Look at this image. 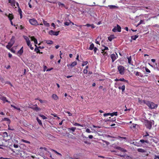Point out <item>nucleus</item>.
I'll use <instances>...</instances> for the list:
<instances>
[{"mask_svg":"<svg viewBox=\"0 0 159 159\" xmlns=\"http://www.w3.org/2000/svg\"><path fill=\"white\" fill-rule=\"evenodd\" d=\"M88 62L87 61H84L83 62V63L82 64V66H85L87 65L88 64Z\"/></svg>","mask_w":159,"mask_h":159,"instance_id":"43","label":"nucleus"},{"mask_svg":"<svg viewBox=\"0 0 159 159\" xmlns=\"http://www.w3.org/2000/svg\"><path fill=\"white\" fill-rule=\"evenodd\" d=\"M46 43L48 44H51L53 43L52 41V40H47Z\"/></svg>","mask_w":159,"mask_h":159,"instance_id":"35","label":"nucleus"},{"mask_svg":"<svg viewBox=\"0 0 159 159\" xmlns=\"http://www.w3.org/2000/svg\"><path fill=\"white\" fill-rule=\"evenodd\" d=\"M140 142L142 143H148V140H144L143 139H141Z\"/></svg>","mask_w":159,"mask_h":159,"instance_id":"33","label":"nucleus"},{"mask_svg":"<svg viewBox=\"0 0 159 159\" xmlns=\"http://www.w3.org/2000/svg\"><path fill=\"white\" fill-rule=\"evenodd\" d=\"M21 141L22 142H24V143H29V144H30V142L29 141H27V140H25L24 139H22L21 140Z\"/></svg>","mask_w":159,"mask_h":159,"instance_id":"34","label":"nucleus"},{"mask_svg":"<svg viewBox=\"0 0 159 159\" xmlns=\"http://www.w3.org/2000/svg\"><path fill=\"white\" fill-rule=\"evenodd\" d=\"M52 98L55 100H57L58 99V97L55 94H53L52 96Z\"/></svg>","mask_w":159,"mask_h":159,"instance_id":"23","label":"nucleus"},{"mask_svg":"<svg viewBox=\"0 0 159 159\" xmlns=\"http://www.w3.org/2000/svg\"><path fill=\"white\" fill-rule=\"evenodd\" d=\"M39 101H40V102L41 103H42L44 102L46 103L47 102V101H46L45 100L43 101L41 99L39 100Z\"/></svg>","mask_w":159,"mask_h":159,"instance_id":"50","label":"nucleus"},{"mask_svg":"<svg viewBox=\"0 0 159 159\" xmlns=\"http://www.w3.org/2000/svg\"><path fill=\"white\" fill-rule=\"evenodd\" d=\"M86 132L88 133H90L91 131L89 129L87 128L86 130Z\"/></svg>","mask_w":159,"mask_h":159,"instance_id":"51","label":"nucleus"},{"mask_svg":"<svg viewBox=\"0 0 159 159\" xmlns=\"http://www.w3.org/2000/svg\"><path fill=\"white\" fill-rule=\"evenodd\" d=\"M8 2L11 4V6H15L16 1L15 0H8Z\"/></svg>","mask_w":159,"mask_h":159,"instance_id":"16","label":"nucleus"},{"mask_svg":"<svg viewBox=\"0 0 159 159\" xmlns=\"http://www.w3.org/2000/svg\"><path fill=\"white\" fill-rule=\"evenodd\" d=\"M119 80L120 81H123L124 82H126V83H128V81L125 80L123 78H120V79H119Z\"/></svg>","mask_w":159,"mask_h":159,"instance_id":"39","label":"nucleus"},{"mask_svg":"<svg viewBox=\"0 0 159 159\" xmlns=\"http://www.w3.org/2000/svg\"><path fill=\"white\" fill-rule=\"evenodd\" d=\"M6 142L2 138H0V146H6V144L5 143Z\"/></svg>","mask_w":159,"mask_h":159,"instance_id":"13","label":"nucleus"},{"mask_svg":"<svg viewBox=\"0 0 159 159\" xmlns=\"http://www.w3.org/2000/svg\"><path fill=\"white\" fill-rule=\"evenodd\" d=\"M47 66H43V71H45L46 70V69H47Z\"/></svg>","mask_w":159,"mask_h":159,"instance_id":"61","label":"nucleus"},{"mask_svg":"<svg viewBox=\"0 0 159 159\" xmlns=\"http://www.w3.org/2000/svg\"><path fill=\"white\" fill-rule=\"evenodd\" d=\"M118 114V112H112V113H110V115L111 116H117Z\"/></svg>","mask_w":159,"mask_h":159,"instance_id":"27","label":"nucleus"},{"mask_svg":"<svg viewBox=\"0 0 159 159\" xmlns=\"http://www.w3.org/2000/svg\"><path fill=\"white\" fill-rule=\"evenodd\" d=\"M157 158H158V159H159V156H157V155H155V158H154V159H156Z\"/></svg>","mask_w":159,"mask_h":159,"instance_id":"64","label":"nucleus"},{"mask_svg":"<svg viewBox=\"0 0 159 159\" xmlns=\"http://www.w3.org/2000/svg\"><path fill=\"white\" fill-rule=\"evenodd\" d=\"M136 124H133L132 125H131V128H135L136 126Z\"/></svg>","mask_w":159,"mask_h":159,"instance_id":"54","label":"nucleus"},{"mask_svg":"<svg viewBox=\"0 0 159 159\" xmlns=\"http://www.w3.org/2000/svg\"><path fill=\"white\" fill-rule=\"evenodd\" d=\"M109 118V119L107 120L108 121H113L116 120L115 118H114V119H111V117H110Z\"/></svg>","mask_w":159,"mask_h":159,"instance_id":"46","label":"nucleus"},{"mask_svg":"<svg viewBox=\"0 0 159 159\" xmlns=\"http://www.w3.org/2000/svg\"><path fill=\"white\" fill-rule=\"evenodd\" d=\"M109 115H110V113H104L103 114V116H106Z\"/></svg>","mask_w":159,"mask_h":159,"instance_id":"55","label":"nucleus"},{"mask_svg":"<svg viewBox=\"0 0 159 159\" xmlns=\"http://www.w3.org/2000/svg\"><path fill=\"white\" fill-rule=\"evenodd\" d=\"M19 155L20 157L24 158L25 157H26L27 154L25 151H20Z\"/></svg>","mask_w":159,"mask_h":159,"instance_id":"7","label":"nucleus"},{"mask_svg":"<svg viewBox=\"0 0 159 159\" xmlns=\"http://www.w3.org/2000/svg\"><path fill=\"white\" fill-rule=\"evenodd\" d=\"M43 23L44 25L47 27H49L50 26V24L49 23L47 22L46 21L43 20Z\"/></svg>","mask_w":159,"mask_h":159,"instance_id":"22","label":"nucleus"},{"mask_svg":"<svg viewBox=\"0 0 159 159\" xmlns=\"http://www.w3.org/2000/svg\"><path fill=\"white\" fill-rule=\"evenodd\" d=\"M116 148L120 150V151L123 152H127V151L126 149L120 147H116Z\"/></svg>","mask_w":159,"mask_h":159,"instance_id":"15","label":"nucleus"},{"mask_svg":"<svg viewBox=\"0 0 159 159\" xmlns=\"http://www.w3.org/2000/svg\"><path fill=\"white\" fill-rule=\"evenodd\" d=\"M138 37H139V35H135L134 36H131V38L132 40H135Z\"/></svg>","mask_w":159,"mask_h":159,"instance_id":"28","label":"nucleus"},{"mask_svg":"<svg viewBox=\"0 0 159 159\" xmlns=\"http://www.w3.org/2000/svg\"><path fill=\"white\" fill-rule=\"evenodd\" d=\"M117 69L119 73L121 75H123L125 73V68L122 66L120 65L118 66Z\"/></svg>","mask_w":159,"mask_h":159,"instance_id":"2","label":"nucleus"},{"mask_svg":"<svg viewBox=\"0 0 159 159\" xmlns=\"http://www.w3.org/2000/svg\"><path fill=\"white\" fill-rule=\"evenodd\" d=\"M33 109L34 110H35L36 111H40L41 110V109L39 108L38 107H35L33 108Z\"/></svg>","mask_w":159,"mask_h":159,"instance_id":"42","label":"nucleus"},{"mask_svg":"<svg viewBox=\"0 0 159 159\" xmlns=\"http://www.w3.org/2000/svg\"><path fill=\"white\" fill-rule=\"evenodd\" d=\"M29 22L31 25H39L38 21L34 18L30 19L29 20Z\"/></svg>","mask_w":159,"mask_h":159,"instance_id":"4","label":"nucleus"},{"mask_svg":"<svg viewBox=\"0 0 159 159\" xmlns=\"http://www.w3.org/2000/svg\"><path fill=\"white\" fill-rule=\"evenodd\" d=\"M11 107H13L14 108H15V109H17H17L18 108V107H16L15 106H14V105H11Z\"/></svg>","mask_w":159,"mask_h":159,"instance_id":"59","label":"nucleus"},{"mask_svg":"<svg viewBox=\"0 0 159 159\" xmlns=\"http://www.w3.org/2000/svg\"><path fill=\"white\" fill-rule=\"evenodd\" d=\"M76 128L75 127H72L71 128H69L68 129V130H72L73 132H74L76 129Z\"/></svg>","mask_w":159,"mask_h":159,"instance_id":"38","label":"nucleus"},{"mask_svg":"<svg viewBox=\"0 0 159 159\" xmlns=\"http://www.w3.org/2000/svg\"><path fill=\"white\" fill-rule=\"evenodd\" d=\"M105 48L104 49L102 50V53H103L104 51L106 50H108L109 49L107 47H104Z\"/></svg>","mask_w":159,"mask_h":159,"instance_id":"44","label":"nucleus"},{"mask_svg":"<svg viewBox=\"0 0 159 159\" xmlns=\"http://www.w3.org/2000/svg\"><path fill=\"white\" fill-rule=\"evenodd\" d=\"M146 105L149 108L151 109L156 108L158 106L157 104L154 103L152 102L148 101H147Z\"/></svg>","mask_w":159,"mask_h":159,"instance_id":"1","label":"nucleus"},{"mask_svg":"<svg viewBox=\"0 0 159 159\" xmlns=\"http://www.w3.org/2000/svg\"><path fill=\"white\" fill-rule=\"evenodd\" d=\"M140 74H141L140 72L137 71L135 74V75L137 76H139V75H140Z\"/></svg>","mask_w":159,"mask_h":159,"instance_id":"58","label":"nucleus"},{"mask_svg":"<svg viewBox=\"0 0 159 159\" xmlns=\"http://www.w3.org/2000/svg\"><path fill=\"white\" fill-rule=\"evenodd\" d=\"M8 129L10 130H14V129L13 128H10L9 127V125H8Z\"/></svg>","mask_w":159,"mask_h":159,"instance_id":"56","label":"nucleus"},{"mask_svg":"<svg viewBox=\"0 0 159 159\" xmlns=\"http://www.w3.org/2000/svg\"><path fill=\"white\" fill-rule=\"evenodd\" d=\"M36 120L39 125H42V123L41 120L38 118V117L37 118Z\"/></svg>","mask_w":159,"mask_h":159,"instance_id":"30","label":"nucleus"},{"mask_svg":"<svg viewBox=\"0 0 159 159\" xmlns=\"http://www.w3.org/2000/svg\"><path fill=\"white\" fill-rule=\"evenodd\" d=\"M111 57L112 59V62H113L116 59L117 57V54L116 53L115 54H112L111 55Z\"/></svg>","mask_w":159,"mask_h":159,"instance_id":"11","label":"nucleus"},{"mask_svg":"<svg viewBox=\"0 0 159 159\" xmlns=\"http://www.w3.org/2000/svg\"><path fill=\"white\" fill-rule=\"evenodd\" d=\"M74 125L76 126H80L81 127H83L84 125H81L79 123H75L74 124Z\"/></svg>","mask_w":159,"mask_h":159,"instance_id":"40","label":"nucleus"},{"mask_svg":"<svg viewBox=\"0 0 159 159\" xmlns=\"http://www.w3.org/2000/svg\"><path fill=\"white\" fill-rule=\"evenodd\" d=\"M24 38L25 39L26 42L30 41L29 38L26 36H24Z\"/></svg>","mask_w":159,"mask_h":159,"instance_id":"41","label":"nucleus"},{"mask_svg":"<svg viewBox=\"0 0 159 159\" xmlns=\"http://www.w3.org/2000/svg\"><path fill=\"white\" fill-rule=\"evenodd\" d=\"M51 150L52 151H54L56 153H57V154L58 155H61V154L58 152H57V151H56V150H53V149H52Z\"/></svg>","mask_w":159,"mask_h":159,"instance_id":"48","label":"nucleus"},{"mask_svg":"<svg viewBox=\"0 0 159 159\" xmlns=\"http://www.w3.org/2000/svg\"><path fill=\"white\" fill-rule=\"evenodd\" d=\"M137 151L138 152H145L146 151L145 150H144L142 148H138V149Z\"/></svg>","mask_w":159,"mask_h":159,"instance_id":"25","label":"nucleus"},{"mask_svg":"<svg viewBox=\"0 0 159 159\" xmlns=\"http://www.w3.org/2000/svg\"><path fill=\"white\" fill-rule=\"evenodd\" d=\"M64 112L66 113H67V114H69V116H72V114L69 111H65Z\"/></svg>","mask_w":159,"mask_h":159,"instance_id":"49","label":"nucleus"},{"mask_svg":"<svg viewBox=\"0 0 159 159\" xmlns=\"http://www.w3.org/2000/svg\"><path fill=\"white\" fill-rule=\"evenodd\" d=\"M8 17L10 20H12L14 18V16L12 13L9 14L8 15Z\"/></svg>","mask_w":159,"mask_h":159,"instance_id":"20","label":"nucleus"},{"mask_svg":"<svg viewBox=\"0 0 159 159\" xmlns=\"http://www.w3.org/2000/svg\"><path fill=\"white\" fill-rule=\"evenodd\" d=\"M23 47H22L17 52V54L18 56H20L22 54L23 52Z\"/></svg>","mask_w":159,"mask_h":159,"instance_id":"14","label":"nucleus"},{"mask_svg":"<svg viewBox=\"0 0 159 159\" xmlns=\"http://www.w3.org/2000/svg\"><path fill=\"white\" fill-rule=\"evenodd\" d=\"M128 63L130 64H131V56H130L129 57H128Z\"/></svg>","mask_w":159,"mask_h":159,"instance_id":"36","label":"nucleus"},{"mask_svg":"<svg viewBox=\"0 0 159 159\" xmlns=\"http://www.w3.org/2000/svg\"><path fill=\"white\" fill-rule=\"evenodd\" d=\"M31 40V41H34L35 44H37V39L34 37L31 36L30 37Z\"/></svg>","mask_w":159,"mask_h":159,"instance_id":"19","label":"nucleus"},{"mask_svg":"<svg viewBox=\"0 0 159 159\" xmlns=\"http://www.w3.org/2000/svg\"><path fill=\"white\" fill-rule=\"evenodd\" d=\"M15 42V37L14 36H12L10 42H9L11 44L13 45Z\"/></svg>","mask_w":159,"mask_h":159,"instance_id":"17","label":"nucleus"},{"mask_svg":"<svg viewBox=\"0 0 159 159\" xmlns=\"http://www.w3.org/2000/svg\"><path fill=\"white\" fill-rule=\"evenodd\" d=\"M53 3L57 4L58 5V6L61 8L66 7V6L64 3H62L59 1L53 2Z\"/></svg>","mask_w":159,"mask_h":159,"instance_id":"10","label":"nucleus"},{"mask_svg":"<svg viewBox=\"0 0 159 159\" xmlns=\"http://www.w3.org/2000/svg\"><path fill=\"white\" fill-rule=\"evenodd\" d=\"M2 136L3 138L2 139L5 142H7V141L9 140L11 138L8 135L7 133L6 132L3 133Z\"/></svg>","mask_w":159,"mask_h":159,"instance_id":"3","label":"nucleus"},{"mask_svg":"<svg viewBox=\"0 0 159 159\" xmlns=\"http://www.w3.org/2000/svg\"><path fill=\"white\" fill-rule=\"evenodd\" d=\"M94 48V45L93 43H92L90 45L89 49L90 50H92Z\"/></svg>","mask_w":159,"mask_h":159,"instance_id":"29","label":"nucleus"},{"mask_svg":"<svg viewBox=\"0 0 159 159\" xmlns=\"http://www.w3.org/2000/svg\"><path fill=\"white\" fill-rule=\"evenodd\" d=\"M39 116L41 117L43 119H46L47 118V117H46L43 115H40Z\"/></svg>","mask_w":159,"mask_h":159,"instance_id":"45","label":"nucleus"},{"mask_svg":"<svg viewBox=\"0 0 159 159\" xmlns=\"http://www.w3.org/2000/svg\"><path fill=\"white\" fill-rule=\"evenodd\" d=\"M26 43H27V45L28 46H30V45H31V44H30V41L28 42H26Z\"/></svg>","mask_w":159,"mask_h":159,"instance_id":"60","label":"nucleus"},{"mask_svg":"<svg viewBox=\"0 0 159 159\" xmlns=\"http://www.w3.org/2000/svg\"><path fill=\"white\" fill-rule=\"evenodd\" d=\"M13 44L11 43H10L9 42L8 43V45L6 46V48L10 50V49L11 47L13 46Z\"/></svg>","mask_w":159,"mask_h":159,"instance_id":"24","label":"nucleus"},{"mask_svg":"<svg viewBox=\"0 0 159 159\" xmlns=\"http://www.w3.org/2000/svg\"><path fill=\"white\" fill-rule=\"evenodd\" d=\"M77 64V62L76 61H74L72 62L71 64H69V65H67V66L68 67L69 66H70L71 67H74Z\"/></svg>","mask_w":159,"mask_h":159,"instance_id":"18","label":"nucleus"},{"mask_svg":"<svg viewBox=\"0 0 159 159\" xmlns=\"http://www.w3.org/2000/svg\"><path fill=\"white\" fill-rule=\"evenodd\" d=\"M147 101L145 100H142L140 99V98H138V102L141 105H143L144 104H146L147 103Z\"/></svg>","mask_w":159,"mask_h":159,"instance_id":"12","label":"nucleus"},{"mask_svg":"<svg viewBox=\"0 0 159 159\" xmlns=\"http://www.w3.org/2000/svg\"><path fill=\"white\" fill-rule=\"evenodd\" d=\"M59 31H54L52 30H51L49 31L48 33L51 35L57 36L59 34Z\"/></svg>","mask_w":159,"mask_h":159,"instance_id":"8","label":"nucleus"},{"mask_svg":"<svg viewBox=\"0 0 159 159\" xmlns=\"http://www.w3.org/2000/svg\"><path fill=\"white\" fill-rule=\"evenodd\" d=\"M64 25L66 26H68L70 25V23L68 22H66L64 23Z\"/></svg>","mask_w":159,"mask_h":159,"instance_id":"52","label":"nucleus"},{"mask_svg":"<svg viewBox=\"0 0 159 159\" xmlns=\"http://www.w3.org/2000/svg\"><path fill=\"white\" fill-rule=\"evenodd\" d=\"M0 99L3 101V103H5V102H7L9 103H10V102L8 101V100L7 99V98L5 97L2 96L1 94H0Z\"/></svg>","mask_w":159,"mask_h":159,"instance_id":"9","label":"nucleus"},{"mask_svg":"<svg viewBox=\"0 0 159 159\" xmlns=\"http://www.w3.org/2000/svg\"><path fill=\"white\" fill-rule=\"evenodd\" d=\"M34 51L36 52L37 53H42V52H40V50L38 48H35L34 49Z\"/></svg>","mask_w":159,"mask_h":159,"instance_id":"37","label":"nucleus"},{"mask_svg":"<svg viewBox=\"0 0 159 159\" xmlns=\"http://www.w3.org/2000/svg\"><path fill=\"white\" fill-rule=\"evenodd\" d=\"M88 72V70L87 69H84L83 70V73L84 74H86Z\"/></svg>","mask_w":159,"mask_h":159,"instance_id":"57","label":"nucleus"},{"mask_svg":"<svg viewBox=\"0 0 159 159\" xmlns=\"http://www.w3.org/2000/svg\"><path fill=\"white\" fill-rule=\"evenodd\" d=\"M103 53V55L105 57L107 56L108 55V53L107 52H105V51H104V52L103 53Z\"/></svg>","mask_w":159,"mask_h":159,"instance_id":"47","label":"nucleus"},{"mask_svg":"<svg viewBox=\"0 0 159 159\" xmlns=\"http://www.w3.org/2000/svg\"><path fill=\"white\" fill-rule=\"evenodd\" d=\"M108 7L111 9H112L114 8H115L117 7L116 6H115V5H108Z\"/></svg>","mask_w":159,"mask_h":159,"instance_id":"32","label":"nucleus"},{"mask_svg":"<svg viewBox=\"0 0 159 159\" xmlns=\"http://www.w3.org/2000/svg\"><path fill=\"white\" fill-rule=\"evenodd\" d=\"M3 120L8 121L9 124H10L11 122L10 120L7 118H4L3 119Z\"/></svg>","mask_w":159,"mask_h":159,"instance_id":"31","label":"nucleus"},{"mask_svg":"<svg viewBox=\"0 0 159 159\" xmlns=\"http://www.w3.org/2000/svg\"><path fill=\"white\" fill-rule=\"evenodd\" d=\"M145 125L147 128L150 129L152 127V122L147 120L145 122Z\"/></svg>","mask_w":159,"mask_h":159,"instance_id":"6","label":"nucleus"},{"mask_svg":"<svg viewBox=\"0 0 159 159\" xmlns=\"http://www.w3.org/2000/svg\"><path fill=\"white\" fill-rule=\"evenodd\" d=\"M116 37H115L114 35H111L108 37V39L110 41H111L113 39H114Z\"/></svg>","mask_w":159,"mask_h":159,"instance_id":"21","label":"nucleus"},{"mask_svg":"<svg viewBox=\"0 0 159 159\" xmlns=\"http://www.w3.org/2000/svg\"><path fill=\"white\" fill-rule=\"evenodd\" d=\"M112 31L114 32L118 31V32H120L121 31V27L118 25H117L112 30Z\"/></svg>","mask_w":159,"mask_h":159,"instance_id":"5","label":"nucleus"},{"mask_svg":"<svg viewBox=\"0 0 159 159\" xmlns=\"http://www.w3.org/2000/svg\"><path fill=\"white\" fill-rule=\"evenodd\" d=\"M94 51L95 53L98 50V48L96 47L94 48Z\"/></svg>","mask_w":159,"mask_h":159,"instance_id":"63","label":"nucleus"},{"mask_svg":"<svg viewBox=\"0 0 159 159\" xmlns=\"http://www.w3.org/2000/svg\"><path fill=\"white\" fill-rule=\"evenodd\" d=\"M118 88L119 89H121L122 90V91L123 92L125 90V85H123L122 86H120L118 87Z\"/></svg>","mask_w":159,"mask_h":159,"instance_id":"26","label":"nucleus"},{"mask_svg":"<svg viewBox=\"0 0 159 159\" xmlns=\"http://www.w3.org/2000/svg\"><path fill=\"white\" fill-rule=\"evenodd\" d=\"M153 26L155 27H157L158 28H159V25L158 24H155Z\"/></svg>","mask_w":159,"mask_h":159,"instance_id":"62","label":"nucleus"},{"mask_svg":"<svg viewBox=\"0 0 159 159\" xmlns=\"http://www.w3.org/2000/svg\"><path fill=\"white\" fill-rule=\"evenodd\" d=\"M145 70L147 72L150 73L151 72L150 70L147 68H145Z\"/></svg>","mask_w":159,"mask_h":159,"instance_id":"53","label":"nucleus"}]
</instances>
